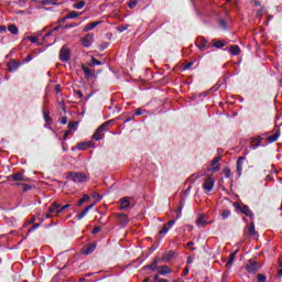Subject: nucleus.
<instances>
[{"label":"nucleus","instance_id":"1","mask_svg":"<svg viewBox=\"0 0 282 282\" xmlns=\"http://www.w3.org/2000/svg\"><path fill=\"white\" fill-rule=\"evenodd\" d=\"M109 129H111V120L104 122L97 128V130L93 134V140H96L97 142L102 140L105 138V132L109 131Z\"/></svg>","mask_w":282,"mask_h":282},{"label":"nucleus","instance_id":"2","mask_svg":"<svg viewBox=\"0 0 282 282\" xmlns=\"http://www.w3.org/2000/svg\"><path fill=\"white\" fill-rule=\"evenodd\" d=\"M67 180H70L76 184H83V182H87V174L82 172H70L67 175Z\"/></svg>","mask_w":282,"mask_h":282},{"label":"nucleus","instance_id":"3","mask_svg":"<svg viewBox=\"0 0 282 282\" xmlns=\"http://www.w3.org/2000/svg\"><path fill=\"white\" fill-rule=\"evenodd\" d=\"M72 58V51L66 45L62 46L59 51V61L62 63H67Z\"/></svg>","mask_w":282,"mask_h":282},{"label":"nucleus","instance_id":"4","mask_svg":"<svg viewBox=\"0 0 282 282\" xmlns=\"http://www.w3.org/2000/svg\"><path fill=\"white\" fill-rule=\"evenodd\" d=\"M196 46L198 47V50H200V52H206V50L210 47V44H208V41H206V37L198 36L196 39Z\"/></svg>","mask_w":282,"mask_h":282},{"label":"nucleus","instance_id":"5","mask_svg":"<svg viewBox=\"0 0 282 282\" xmlns=\"http://www.w3.org/2000/svg\"><path fill=\"white\" fill-rule=\"evenodd\" d=\"M234 208H236V213L240 215H248V206L243 205V203L235 202L232 203Z\"/></svg>","mask_w":282,"mask_h":282},{"label":"nucleus","instance_id":"6","mask_svg":"<svg viewBox=\"0 0 282 282\" xmlns=\"http://www.w3.org/2000/svg\"><path fill=\"white\" fill-rule=\"evenodd\" d=\"M175 226V220H170L167 224L163 225V228L159 230V236L160 237H165L169 234V230Z\"/></svg>","mask_w":282,"mask_h":282},{"label":"nucleus","instance_id":"7","mask_svg":"<svg viewBox=\"0 0 282 282\" xmlns=\"http://www.w3.org/2000/svg\"><path fill=\"white\" fill-rule=\"evenodd\" d=\"M203 188L206 191V193H210V191H213V188H215V178L213 176H208L205 180Z\"/></svg>","mask_w":282,"mask_h":282},{"label":"nucleus","instance_id":"8","mask_svg":"<svg viewBox=\"0 0 282 282\" xmlns=\"http://www.w3.org/2000/svg\"><path fill=\"white\" fill-rule=\"evenodd\" d=\"M8 181L9 182H25L26 178H25V175H23V173L18 172V173L9 175Z\"/></svg>","mask_w":282,"mask_h":282},{"label":"nucleus","instance_id":"9","mask_svg":"<svg viewBox=\"0 0 282 282\" xmlns=\"http://www.w3.org/2000/svg\"><path fill=\"white\" fill-rule=\"evenodd\" d=\"M56 215L58 217L59 213H63V209H61V204L57 202L52 203V205L48 207V214Z\"/></svg>","mask_w":282,"mask_h":282},{"label":"nucleus","instance_id":"10","mask_svg":"<svg viewBox=\"0 0 282 282\" xmlns=\"http://www.w3.org/2000/svg\"><path fill=\"white\" fill-rule=\"evenodd\" d=\"M94 43V34L88 33L82 39V45L83 47H89Z\"/></svg>","mask_w":282,"mask_h":282},{"label":"nucleus","instance_id":"11","mask_svg":"<svg viewBox=\"0 0 282 282\" xmlns=\"http://www.w3.org/2000/svg\"><path fill=\"white\" fill-rule=\"evenodd\" d=\"M7 67L8 70L11 73L17 72V69L21 67V62L18 59H11L10 62H8Z\"/></svg>","mask_w":282,"mask_h":282},{"label":"nucleus","instance_id":"12","mask_svg":"<svg viewBox=\"0 0 282 282\" xmlns=\"http://www.w3.org/2000/svg\"><path fill=\"white\" fill-rule=\"evenodd\" d=\"M221 158L217 156L212 161V166L207 169V171L209 173H217V171H219V162H220Z\"/></svg>","mask_w":282,"mask_h":282},{"label":"nucleus","instance_id":"13","mask_svg":"<svg viewBox=\"0 0 282 282\" xmlns=\"http://www.w3.org/2000/svg\"><path fill=\"white\" fill-rule=\"evenodd\" d=\"M260 269L261 265H259L258 261L249 260L248 272H259Z\"/></svg>","mask_w":282,"mask_h":282},{"label":"nucleus","instance_id":"14","mask_svg":"<svg viewBox=\"0 0 282 282\" xmlns=\"http://www.w3.org/2000/svg\"><path fill=\"white\" fill-rule=\"evenodd\" d=\"M262 140H263V138H261V135H258L256 138H251L250 139L251 149H259V147H261Z\"/></svg>","mask_w":282,"mask_h":282},{"label":"nucleus","instance_id":"15","mask_svg":"<svg viewBox=\"0 0 282 282\" xmlns=\"http://www.w3.org/2000/svg\"><path fill=\"white\" fill-rule=\"evenodd\" d=\"M207 224L208 219L206 218V215L199 214L196 220V226H198V228H204V226H206Z\"/></svg>","mask_w":282,"mask_h":282},{"label":"nucleus","instance_id":"16","mask_svg":"<svg viewBox=\"0 0 282 282\" xmlns=\"http://www.w3.org/2000/svg\"><path fill=\"white\" fill-rule=\"evenodd\" d=\"M130 206H131V200H129V197H123L119 200L120 210H126V208H129Z\"/></svg>","mask_w":282,"mask_h":282},{"label":"nucleus","instance_id":"17","mask_svg":"<svg viewBox=\"0 0 282 282\" xmlns=\"http://www.w3.org/2000/svg\"><path fill=\"white\" fill-rule=\"evenodd\" d=\"M171 272H173V270L166 265V264H163V265H160L159 267V275L161 274V276H165V274H171Z\"/></svg>","mask_w":282,"mask_h":282},{"label":"nucleus","instance_id":"18","mask_svg":"<svg viewBox=\"0 0 282 282\" xmlns=\"http://www.w3.org/2000/svg\"><path fill=\"white\" fill-rule=\"evenodd\" d=\"M93 207H94V204L85 207V209L82 213L75 216V219H77V221H80V219L87 216V213H89V210H91Z\"/></svg>","mask_w":282,"mask_h":282},{"label":"nucleus","instance_id":"19","mask_svg":"<svg viewBox=\"0 0 282 282\" xmlns=\"http://www.w3.org/2000/svg\"><path fill=\"white\" fill-rule=\"evenodd\" d=\"M248 236L253 237V239H257L259 237V232L254 229V223L251 221L248 227Z\"/></svg>","mask_w":282,"mask_h":282},{"label":"nucleus","instance_id":"20","mask_svg":"<svg viewBox=\"0 0 282 282\" xmlns=\"http://www.w3.org/2000/svg\"><path fill=\"white\" fill-rule=\"evenodd\" d=\"M279 138H281V130L276 129L273 135H270L267 138V142L269 144H272V142H276V140H279Z\"/></svg>","mask_w":282,"mask_h":282},{"label":"nucleus","instance_id":"21","mask_svg":"<svg viewBox=\"0 0 282 282\" xmlns=\"http://www.w3.org/2000/svg\"><path fill=\"white\" fill-rule=\"evenodd\" d=\"M117 219L122 226H127V224H129V217L127 214H117Z\"/></svg>","mask_w":282,"mask_h":282},{"label":"nucleus","instance_id":"22","mask_svg":"<svg viewBox=\"0 0 282 282\" xmlns=\"http://www.w3.org/2000/svg\"><path fill=\"white\" fill-rule=\"evenodd\" d=\"M246 160V156H239L237 161V172L238 175H241V171H243V161Z\"/></svg>","mask_w":282,"mask_h":282},{"label":"nucleus","instance_id":"23","mask_svg":"<svg viewBox=\"0 0 282 282\" xmlns=\"http://www.w3.org/2000/svg\"><path fill=\"white\" fill-rule=\"evenodd\" d=\"M80 17V13L76 12V11H70L65 18L62 19V23H65V21H67V19H76Z\"/></svg>","mask_w":282,"mask_h":282},{"label":"nucleus","instance_id":"24","mask_svg":"<svg viewBox=\"0 0 282 282\" xmlns=\"http://www.w3.org/2000/svg\"><path fill=\"white\" fill-rule=\"evenodd\" d=\"M98 25H100V21L91 22L84 28V32H90V30L98 28Z\"/></svg>","mask_w":282,"mask_h":282},{"label":"nucleus","instance_id":"25","mask_svg":"<svg viewBox=\"0 0 282 282\" xmlns=\"http://www.w3.org/2000/svg\"><path fill=\"white\" fill-rule=\"evenodd\" d=\"M143 269L152 270V272H155V270H160V267H158V260H154L151 264L143 267Z\"/></svg>","mask_w":282,"mask_h":282},{"label":"nucleus","instance_id":"26","mask_svg":"<svg viewBox=\"0 0 282 282\" xmlns=\"http://www.w3.org/2000/svg\"><path fill=\"white\" fill-rule=\"evenodd\" d=\"M96 250V243H90L87 247L84 248L83 253L84 254H91Z\"/></svg>","mask_w":282,"mask_h":282},{"label":"nucleus","instance_id":"27","mask_svg":"<svg viewBox=\"0 0 282 282\" xmlns=\"http://www.w3.org/2000/svg\"><path fill=\"white\" fill-rule=\"evenodd\" d=\"M229 52H230V54H232V56H238V54L241 53V48H239L238 45H231L229 47Z\"/></svg>","mask_w":282,"mask_h":282},{"label":"nucleus","instance_id":"28","mask_svg":"<svg viewBox=\"0 0 282 282\" xmlns=\"http://www.w3.org/2000/svg\"><path fill=\"white\" fill-rule=\"evenodd\" d=\"M175 257V251L171 250L163 254V261H171Z\"/></svg>","mask_w":282,"mask_h":282},{"label":"nucleus","instance_id":"29","mask_svg":"<svg viewBox=\"0 0 282 282\" xmlns=\"http://www.w3.org/2000/svg\"><path fill=\"white\" fill-rule=\"evenodd\" d=\"M77 149L79 151H87L89 149V142H82L77 144Z\"/></svg>","mask_w":282,"mask_h":282},{"label":"nucleus","instance_id":"30","mask_svg":"<svg viewBox=\"0 0 282 282\" xmlns=\"http://www.w3.org/2000/svg\"><path fill=\"white\" fill-rule=\"evenodd\" d=\"M86 4H87V2H85V0H82V1H79V2H77V3H75V4L73 6V8H75V10H83Z\"/></svg>","mask_w":282,"mask_h":282},{"label":"nucleus","instance_id":"31","mask_svg":"<svg viewBox=\"0 0 282 282\" xmlns=\"http://www.w3.org/2000/svg\"><path fill=\"white\" fill-rule=\"evenodd\" d=\"M83 72H84L86 78H91V76H94V73H91V69L87 66H83Z\"/></svg>","mask_w":282,"mask_h":282},{"label":"nucleus","instance_id":"32","mask_svg":"<svg viewBox=\"0 0 282 282\" xmlns=\"http://www.w3.org/2000/svg\"><path fill=\"white\" fill-rule=\"evenodd\" d=\"M235 257H237V251L234 253H230L229 260L226 263L227 268H230L232 265V262L235 261Z\"/></svg>","mask_w":282,"mask_h":282},{"label":"nucleus","instance_id":"33","mask_svg":"<svg viewBox=\"0 0 282 282\" xmlns=\"http://www.w3.org/2000/svg\"><path fill=\"white\" fill-rule=\"evenodd\" d=\"M89 195L85 194L77 203V206L80 207L83 206V204H85V202H89Z\"/></svg>","mask_w":282,"mask_h":282},{"label":"nucleus","instance_id":"34","mask_svg":"<svg viewBox=\"0 0 282 282\" xmlns=\"http://www.w3.org/2000/svg\"><path fill=\"white\" fill-rule=\"evenodd\" d=\"M68 129L73 130V131H77V129H78V121H70L68 123Z\"/></svg>","mask_w":282,"mask_h":282},{"label":"nucleus","instance_id":"35","mask_svg":"<svg viewBox=\"0 0 282 282\" xmlns=\"http://www.w3.org/2000/svg\"><path fill=\"white\" fill-rule=\"evenodd\" d=\"M8 30L11 34H19V28H17L14 24L9 25Z\"/></svg>","mask_w":282,"mask_h":282},{"label":"nucleus","instance_id":"36","mask_svg":"<svg viewBox=\"0 0 282 282\" xmlns=\"http://www.w3.org/2000/svg\"><path fill=\"white\" fill-rule=\"evenodd\" d=\"M226 43H224V41L218 40V41H214V47L220 48V47H225Z\"/></svg>","mask_w":282,"mask_h":282},{"label":"nucleus","instance_id":"37","mask_svg":"<svg viewBox=\"0 0 282 282\" xmlns=\"http://www.w3.org/2000/svg\"><path fill=\"white\" fill-rule=\"evenodd\" d=\"M230 215H231L230 209H225L221 213V219H228V217H230Z\"/></svg>","mask_w":282,"mask_h":282},{"label":"nucleus","instance_id":"38","mask_svg":"<svg viewBox=\"0 0 282 282\" xmlns=\"http://www.w3.org/2000/svg\"><path fill=\"white\" fill-rule=\"evenodd\" d=\"M96 65H102V62H100L99 59H96V57H93L90 67H96Z\"/></svg>","mask_w":282,"mask_h":282},{"label":"nucleus","instance_id":"39","mask_svg":"<svg viewBox=\"0 0 282 282\" xmlns=\"http://www.w3.org/2000/svg\"><path fill=\"white\" fill-rule=\"evenodd\" d=\"M117 30H118V32L122 33V32H126V30H129V26H128V24H126V25H119V26L117 28Z\"/></svg>","mask_w":282,"mask_h":282},{"label":"nucleus","instance_id":"40","mask_svg":"<svg viewBox=\"0 0 282 282\" xmlns=\"http://www.w3.org/2000/svg\"><path fill=\"white\" fill-rule=\"evenodd\" d=\"M154 281L155 282H169V280L160 278V274L154 275Z\"/></svg>","mask_w":282,"mask_h":282},{"label":"nucleus","instance_id":"41","mask_svg":"<svg viewBox=\"0 0 282 282\" xmlns=\"http://www.w3.org/2000/svg\"><path fill=\"white\" fill-rule=\"evenodd\" d=\"M223 173H224L225 177H227V178L230 177V175H232V173L230 172V169H228V167H225Z\"/></svg>","mask_w":282,"mask_h":282},{"label":"nucleus","instance_id":"42","mask_svg":"<svg viewBox=\"0 0 282 282\" xmlns=\"http://www.w3.org/2000/svg\"><path fill=\"white\" fill-rule=\"evenodd\" d=\"M135 6H138V1L137 0L130 1L128 3V7L130 8V10H133V8H135Z\"/></svg>","mask_w":282,"mask_h":282},{"label":"nucleus","instance_id":"43","mask_svg":"<svg viewBox=\"0 0 282 282\" xmlns=\"http://www.w3.org/2000/svg\"><path fill=\"white\" fill-rule=\"evenodd\" d=\"M41 227V224H34L30 229H29V232H34V230H36L37 228Z\"/></svg>","mask_w":282,"mask_h":282},{"label":"nucleus","instance_id":"44","mask_svg":"<svg viewBox=\"0 0 282 282\" xmlns=\"http://www.w3.org/2000/svg\"><path fill=\"white\" fill-rule=\"evenodd\" d=\"M264 12H265V9H264V8H261V9L257 12V18H258V19H261V17H263Z\"/></svg>","mask_w":282,"mask_h":282},{"label":"nucleus","instance_id":"45","mask_svg":"<svg viewBox=\"0 0 282 282\" xmlns=\"http://www.w3.org/2000/svg\"><path fill=\"white\" fill-rule=\"evenodd\" d=\"M23 193H28V191H32V185L23 184Z\"/></svg>","mask_w":282,"mask_h":282},{"label":"nucleus","instance_id":"46","mask_svg":"<svg viewBox=\"0 0 282 282\" xmlns=\"http://www.w3.org/2000/svg\"><path fill=\"white\" fill-rule=\"evenodd\" d=\"M251 6L259 8V6H261V0H251Z\"/></svg>","mask_w":282,"mask_h":282},{"label":"nucleus","instance_id":"47","mask_svg":"<svg viewBox=\"0 0 282 282\" xmlns=\"http://www.w3.org/2000/svg\"><path fill=\"white\" fill-rule=\"evenodd\" d=\"M267 278L263 274H258V282H265Z\"/></svg>","mask_w":282,"mask_h":282},{"label":"nucleus","instance_id":"48","mask_svg":"<svg viewBox=\"0 0 282 282\" xmlns=\"http://www.w3.org/2000/svg\"><path fill=\"white\" fill-rule=\"evenodd\" d=\"M72 134V129L68 128V130H66L64 132V140H67V137Z\"/></svg>","mask_w":282,"mask_h":282},{"label":"nucleus","instance_id":"49","mask_svg":"<svg viewBox=\"0 0 282 282\" xmlns=\"http://www.w3.org/2000/svg\"><path fill=\"white\" fill-rule=\"evenodd\" d=\"M29 41H30L31 43H37L39 37H36V36H29Z\"/></svg>","mask_w":282,"mask_h":282},{"label":"nucleus","instance_id":"50","mask_svg":"<svg viewBox=\"0 0 282 282\" xmlns=\"http://www.w3.org/2000/svg\"><path fill=\"white\" fill-rule=\"evenodd\" d=\"M54 1L52 0H43L44 6H53Z\"/></svg>","mask_w":282,"mask_h":282},{"label":"nucleus","instance_id":"51","mask_svg":"<svg viewBox=\"0 0 282 282\" xmlns=\"http://www.w3.org/2000/svg\"><path fill=\"white\" fill-rule=\"evenodd\" d=\"M70 206H72L70 204H66L64 206H61L59 210H62V213H63V210H67V208H69Z\"/></svg>","mask_w":282,"mask_h":282},{"label":"nucleus","instance_id":"52","mask_svg":"<svg viewBox=\"0 0 282 282\" xmlns=\"http://www.w3.org/2000/svg\"><path fill=\"white\" fill-rule=\"evenodd\" d=\"M192 246H195V242L189 241V242H187V245H186V247H187V248H191V250H197L196 248H192Z\"/></svg>","mask_w":282,"mask_h":282},{"label":"nucleus","instance_id":"53","mask_svg":"<svg viewBox=\"0 0 282 282\" xmlns=\"http://www.w3.org/2000/svg\"><path fill=\"white\" fill-rule=\"evenodd\" d=\"M98 232H100V227H94L93 235H98Z\"/></svg>","mask_w":282,"mask_h":282},{"label":"nucleus","instance_id":"54","mask_svg":"<svg viewBox=\"0 0 282 282\" xmlns=\"http://www.w3.org/2000/svg\"><path fill=\"white\" fill-rule=\"evenodd\" d=\"M219 25L223 28V30H226L227 28L226 21L224 20H220Z\"/></svg>","mask_w":282,"mask_h":282},{"label":"nucleus","instance_id":"55","mask_svg":"<svg viewBox=\"0 0 282 282\" xmlns=\"http://www.w3.org/2000/svg\"><path fill=\"white\" fill-rule=\"evenodd\" d=\"M28 2V0H19L18 4L23 8L25 6V3Z\"/></svg>","mask_w":282,"mask_h":282},{"label":"nucleus","instance_id":"56","mask_svg":"<svg viewBox=\"0 0 282 282\" xmlns=\"http://www.w3.org/2000/svg\"><path fill=\"white\" fill-rule=\"evenodd\" d=\"M143 111L142 108H138L134 112L135 116H142Z\"/></svg>","mask_w":282,"mask_h":282},{"label":"nucleus","instance_id":"57","mask_svg":"<svg viewBox=\"0 0 282 282\" xmlns=\"http://www.w3.org/2000/svg\"><path fill=\"white\" fill-rule=\"evenodd\" d=\"M76 25H77L76 23L66 24L65 29L69 30V28H76Z\"/></svg>","mask_w":282,"mask_h":282},{"label":"nucleus","instance_id":"58","mask_svg":"<svg viewBox=\"0 0 282 282\" xmlns=\"http://www.w3.org/2000/svg\"><path fill=\"white\" fill-rule=\"evenodd\" d=\"M45 122H50V116L46 111L43 112Z\"/></svg>","mask_w":282,"mask_h":282},{"label":"nucleus","instance_id":"59","mask_svg":"<svg viewBox=\"0 0 282 282\" xmlns=\"http://www.w3.org/2000/svg\"><path fill=\"white\" fill-rule=\"evenodd\" d=\"M61 124H67V117L61 118Z\"/></svg>","mask_w":282,"mask_h":282},{"label":"nucleus","instance_id":"60","mask_svg":"<svg viewBox=\"0 0 282 282\" xmlns=\"http://www.w3.org/2000/svg\"><path fill=\"white\" fill-rule=\"evenodd\" d=\"M7 29L3 25H0V34H6Z\"/></svg>","mask_w":282,"mask_h":282},{"label":"nucleus","instance_id":"61","mask_svg":"<svg viewBox=\"0 0 282 282\" xmlns=\"http://www.w3.org/2000/svg\"><path fill=\"white\" fill-rule=\"evenodd\" d=\"M191 67H193V62L187 63V64L184 66V69H191Z\"/></svg>","mask_w":282,"mask_h":282},{"label":"nucleus","instance_id":"62","mask_svg":"<svg viewBox=\"0 0 282 282\" xmlns=\"http://www.w3.org/2000/svg\"><path fill=\"white\" fill-rule=\"evenodd\" d=\"M32 58H34L32 55H28L24 59L25 63H30V61H32Z\"/></svg>","mask_w":282,"mask_h":282},{"label":"nucleus","instance_id":"63","mask_svg":"<svg viewBox=\"0 0 282 282\" xmlns=\"http://www.w3.org/2000/svg\"><path fill=\"white\" fill-rule=\"evenodd\" d=\"M272 19L271 15L268 17L267 21L264 22L265 25H270V20Z\"/></svg>","mask_w":282,"mask_h":282},{"label":"nucleus","instance_id":"64","mask_svg":"<svg viewBox=\"0 0 282 282\" xmlns=\"http://www.w3.org/2000/svg\"><path fill=\"white\" fill-rule=\"evenodd\" d=\"M278 275H279V276H282V263L280 264V269H279V271H278Z\"/></svg>","mask_w":282,"mask_h":282}]
</instances>
